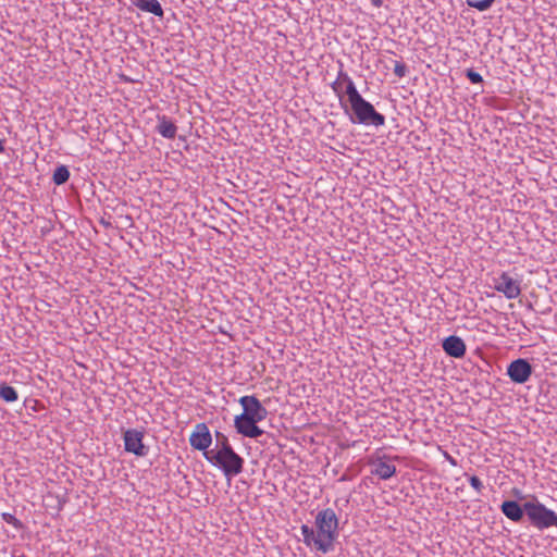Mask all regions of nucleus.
<instances>
[{
  "label": "nucleus",
  "mask_w": 557,
  "mask_h": 557,
  "mask_svg": "<svg viewBox=\"0 0 557 557\" xmlns=\"http://www.w3.org/2000/svg\"><path fill=\"white\" fill-rule=\"evenodd\" d=\"M259 422L260 421H258L255 418L240 413L235 416L234 428L238 434L246 436L251 430V428Z\"/></svg>",
  "instance_id": "nucleus-16"
},
{
  "label": "nucleus",
  "mask_w": 557,
  "mask_h": 557,
  "mask_svg": "<svg viewBox=\"0 0 557 557\" xmlns=\"http://www.w3.org/2000/svg\"><path fill=\"white\" fill-rule=\"evenodd\" d=\"M69 177H70V172H69L67 168L64 165H61L55 169L52 178H53L54 184L62 185L69 180Z\"/></svg>",
  "instance_id": "nucleus-21"
},
{
  "label": "nucleus",
  "mask_w": 557,
  "mask_h": 557,
  "mask_svg": "<svg viewBox=\"0 0 557 557\" xmlns=\"http://www.w3.org/2000/svg\"><path fill=\"white\" fill-rule=\"evenodd\" d=\"M528 506L529 500L521 504L518 500L506 499L500 505V511L507 519L511 520L512 522L521 523L528 516V509H525Z\"/></svg>",
  "instance_id": "nucleus-9"
},
{
  "label": "nucleus",
  "mask_w": 557,
  "mask_h": 557,
  "mask_svg": "<svg viewBox=\"0 0 557 557\" xmlns=\"http://www.w3.org/2000/svg\"><path fill=\"white\" fill-rule=\"evenodd\" d=\"M253 287L260 289L261 293L265 292L267 295H270V290H267L265 286L260 287L257 281H252Z\"/></svg>",
  "instance_id": "nucleus-30"
},
{
  "label": "nucleus",
  "mask_w": 557,
  "mask_h": 557,
  "mask_svg": "<svg viewBox=\"0 0 557 557\" xmlns=\"http://www.w3.org/2000/svg\"><path fill=\"white\" fill-rule=\"evenodd\" d=\"M350 99L348 100L350 108L360 124L383 126L385 117L375 111L374 107L364 100L358 90L350 88Z\"/></svg>",
  "instance_id": "nucleus-2"
},
{
  "label": "nucleus",
  "mask_w": 557,
  "mask_h": 557,
  "mask_svg": "<svg viewBox=\"0 0 557 557\" xmlns=\"http://www.w3.org/2000/svg\"><path fill=\"white\" fill-rule=\"evenodd\" d=\"M145 432L137 429H127L123 432L124 450L137 457H145L149 447L144 444Z\"/></svg>",
  "instance_id": "nucleus-5"
},
{
  "label": "nucleus",
  "mask_w": 557,
  "mask_h": 557,
  "mask_svg": "<svg viewBox=\"0 0 557 557\" xmlns=\"http://www.w3.org/2000/svg\"><path fill=\"white\" fill-rule=\"evenodd\" d=\"M444 352L451 358H463L467 351L465 341L457 335H449L442 341Z\"/></svg>",
  "instance_id": "nucleus-11"
},
{
  "label": "nucleus",
  "mask_w": 557,
  "mask_h": 557,
  "mask_svg": "<svg viewBox=\"0 0 557 557\" xmlns=\"http://www.w3.org/2000/svg\"><path fill=\"white\" fill-rule=\"evenodd\" d=\"M189 444L194 449L202 451L203 455L210 451L209 447L212 444V435L205 422L196 424L189 436Z\"/></svg>",
  "instance_id": "nucleus-7"
},
{
  "label": "nucleus",
  "mask_w": 557,
  "mask_h": 557,
  "mask_svg": "<svg viewBox=\"0 0 557 557\" xmlns=\"http://www.w3.org/2000/svg\"><path fill=\"white\" fill-rule=\"evenodd\" d=\"M527 509V520L530 525L540 531L552 527L557 528V513L541 503L536 496H531Z\"/></svg>",
  "instance_id": "nucleus-3"
},
{
  "label": "nucleus",
  "mask_w": 557,
  "mask_h": 557,
  "mask_svg": "<svg viewBox=\"0 0 557 557\" xmlns=\"http://www.w3.org/2000/svg\"><path fill=\"white\" fill-rule=\"evenodd\" d=\"M238 403L243 407V414L255 418L260 422L263 421L268 416L267 408L255 395L242 396Z\"/></svg>",
  "instance_id": "nucleus-8"
},
{
  "label": "nucleus",
  "mask_w": 557,
  "mask_h": 557,
  "mask_svg": "<svg viewBox=\"0 0 557 557\" xmlns=\"http://www.w3.org/2000/svg\"><path fill=\"white\" fill-rule=\"evenodd\" d=\"M264 283L271 285L272 284V281L271 280H268V281H263Z\"/></svg>",
  "instance_id": "nucleus-34"
},
{
  "label": "nucleus",
  "mask_w": 557,
  "mask_h": 557,
  "mask_svg": "<svg viewBox=\"0 0 557 557\" xmlns=\"http://www.w3.org/2000/svg\"><path fill=\"white\" fill-rule=\"evenodd\" d=\"M267 443V438H263V441H260V444H265Z\"/></svg>",
  "instance_id": "nucleus-35"
},
{
  "label": "nucleus",
  "mask_w": 557,
  "mask_h": 557,
  "mask_svg": "<svg viewBox=\"0 0 557 557\" xmlns=\"http://www.w3.org/2000/svg\"><path fill=\"white\" fill-rule=\"evenodd\" d=\"M263 435H267L268 437H271V438H274L273 435H270L268 433H265V431H263L262 429H260L258 426V423H256L251 430L249 431V433L245 436V437H249V438H259Z\"/></svg>",
  "instance_id": "nucleus-24"
},
{
  "label": "nucleus",
  "mask_w": 557,
  "mask_h": 557,
  "mask_svg": "<svg viewBox=\"0 0 557 557\" xmlns=\"http://www.w3.org/2000/svg\"><path fill=\"white\" fill-rule=\"evenodd\" d=\"M300 530L304 536V543L307 546L313 545L317 550L322 552L323 554L332 552L330 545L326 544L322 537H320L318 531L315 533L314 530L307 524H302Z\"/></svg>",
  "instance_id": "nucleus-14"
},
{
  "label": "nucleus",
  "mask_w": 557,
  "mask_h": 557,
  "mask_svg": "<svg viewBox=\"0 0 557 557\" xmlns=\"http://www.w3.org/2000/svg\"><path fill=\"white\" fill-rule=\"evenodd\" d=\"M512 494H513V496H516L518 498V502L524 499V495L518 488H513Z\"/></svg>",
  "instance_id": "nucleus-29"
},
{
  "label": "nucleus",
  "mask_w": 557,
  "mask_h": 557,
  "mask_svg": "<svg viewBox=\"0 0 557 557\" xmlns=\"http://www.w3.org/2000/svg\"><path fill=\"white\" fill-rule=\"evenodd\" d=\"M312 287L311 281H300V288L305 292H309Z\"/></svg>",
  "instance_id": "nucleus-28"
},
{
  "label": "nucleus",
  "mask_w": 557,
  "mask_h": 557,
  "mask_svg": "<svg viewBox=\"0 0 557 557\" xmlns=\"http://www.w3.org/2000/svg\"><path fill=\"white\" fill-rule=\"evenodd\" d=\"M468 79L473 84H479L483 82V78L480 73L474 72L473 70H468L466 73Z\"/></svg>",
  "instance_id": "nucleus-27"
},
{
  "label": "nucleus",
  "mask_w": 557,
  "mask_h": 557,
  "mask_svg": "<svg viewBox=\"0 0 557 557\" xmlns=\"http://www.w3.org/2000/svg\"><path fill=\"white\" fill-rule=\"evenodd\" d=\"M332 90L337 96L342 108L346 111V106L344 103V96L347 95L348 100L350 99V88L357 90L354 81L348 76L344 71H339L336 79L331 85Z\"/></svg>",
  "instance_id": "nucleus-10"
},
{
  "label": "nucleus",
  "mask_w": 557,
  "mask_h": 557,
  "mask_svg": "<svg viewBox=\"0 0 557 557\" xmlns=\"http://www.w3.org/2000/svg\"><path fill=\"white\" fill-rule=\"evenodd\" d=\"M494 289L504 293L508 299H513L519 296L521 286L519 281H495Z\"/></svg>",
  "instance_id": "nucleus-15"
},
{
  "label": "nucleus",
  "mask_w": 557,
  "mask_h": 557,
  "mask_svg": "<svg viewBox=\"0 0 557 557\" xmlns=\"http://www.w3.org/2000/svg\"><path fill=\"white\" fill-rule=\"evenodd\" d=\"M384 459H391L389 456L372 458L369 465L372 466L371 474L379 476L381 480H388L397 472L396 467L386 462Z\"/></svg>",
  "instance_id": "nucleus-12"
},
{
  "label": "nucleus",
  "mask_w": 557,
  "mask_h": 557,
  "mask_svg": "<svg viewBox=\"0 0 557 557\" xmlns=\"http://www.w3.org/2000/svg\"><path fill=\"white\" fill-rule=\"evenodd\" d=\"M267 443V438H263V441H260V444H265Z\"/></svg>",
  "instance_id": "nucleus-36"
},
{
  "label": "nucleus",
  "mask_w": 557,
  "mask_h": 557,
  "mask_svg": "<svg viewBox=\"0 0 557 557\" xmlns=\"http://www.w3.org/2000/svg\"><path fill=\"white\" fill-rule=\"evenodd\" d=\"M371 1H372L373 5L376 7V8H380L383 4L382 0H371Z\"/></svg>",
  "instance_id": "nucleus-32"
},
{
  "label": "nucleus",
  "mask_w": 557,
  "mask_h": 557,
  "mask_svg": "<svg viewBox=\"0 0 557 557\" xmlns=\"http://www.w3.org/2000/svg\"><path fill=\"white\" fill-rule=\"evenodd\" d=\"M0 398L5 403H14L18 399L17 391L7 382L0 383Z\"/></svg>",
  "instance_id": "nucleus-19"
},
{
  "label": "nucleus",
  "mask_w": 557,
  "mask_h": 557,
  "mask_svg": "<svg viewBox=\"0 0 557 557\" xmlns=\"http://www.w3.org/2000/svg\"><path fill=\"white\" fill-rule=\"evenodd\" d=\"M134 4L144 12H149L156 16H162L163 10L158 0H135Z\"/></svg>",
  "instance_id": "nucleus-17"
},
{
  "label": "nucleus",
  "mask_w": 557,
  "mask_h": 557,
  "mask_svg": "<svg viewBox=\"0 0 557 557\" xmlns=\"http://www.w3.org/2000/svg\"><path fill=\"white\" fill-rule=\"evenodd\" d=\"M533 373V367L528 359L518 358L512 360L508 367L506 374L511 382L516 384L527 383Z\"/></svg>",
  "instance_id": "nucleus-6"
},
{
  "label": "nucleus",
  "mask_w": 557,
  "mask_h": 557,
  "mask_svg": "<svg viewBox=\"0 0 557 557\" xmlns=\"http://www.w3.org/2000/svg\"><path fill=\"white\" fill-rule=\"evenodd\" d=\"M2 519H3L7 523H9V524L13 525V527H14L15 529H17V530H22V529L24 528L23 522H22L21 520H18L17 518H15V516H14V515H12V513L3 512V513H2Z\"/></svg>",
  "instance_id": "nucleus-23"
},
{
  "label": "nucleus",
  "mask_w": 557,
  "mask_h": 557,
  "mask_svg": "<svg viewBox=\"0 0 557 557\" xmlns=\"http://www.w3.org/2000/svg\"><path fill=\"white\" fill-rule=\"evenodd\" d=\"M205 458L212 466L220 469L227 479L238 475L244 470L245 460L234 448L220 453L209 451L205 454Z\"/></svg>",
  "instance_id": "nucleus-1"
},
{
  "label": "nucleus",
  "mask_w": 557,
  "mask_h": 557,
  "mask_svg": "<svg viewBox=\"0 0 557 557\" xmlns=\"http://www.w3.org/2000/svg\"><path fill=\"white\" fill-rule=\"evenodd\" d=\"M315 527L326 544L330 545L331 550L334 549V542L338 537V525L339 521L332 508H325L320 510L315 516Z\"/></svg>",
  "instance_id": "nucleus-4"
},
{
  "label": "nucleus",
  "mask_w": 557,
  "mask_h": 557,
  "mask_svg": "<svg viewBox=\"0 0 557 557\" xmlns=\"http://www.w3.org/2000/svg\"><path fill=\"white\" fill-rule=\"evenodd\" d=\"M4 150L3 141L0 139V152Z\"/></svg>",
  "instance_id": "nucleus-33"
},
{
  "label": "nucleus",
  "mask_w": 557,
  "mask_h": 557,
  "mask_svg": "<svg viewBox=\"0 0 557 557\" xmlns=\"http://www.w3.org/2000/svg\"><path fill=\"white\" fill-rule=\"evenodd\" d=\"M159 124H158V132L160 135H162L164 138L172 139L175 137L177 127L175 124L170 121L166 116H159Z\"/></svg>",
  "instance_id": "nucleus-18"
},
{
  "label": "nucleus",
  "mask_w": 557,
  "mask_h": 557,
  "mask_svg": "<svg viewBox=\"0 0 557 557\" xmlns=\"http://www.w3.org/2000/svg\"><path fill=\"white\" fill-rule=\"evenodd\" d=\"M394 73L397 77L401 78L407 73V66L404 63L396 61L394 65Z\"/></svg>",
  "instance_id": "nucleus-26"
},
{
  "label": "nucleus",
  "mask_w": 557,
  "mask_h": 557,
  "mask_svg": "<svg viewBox=\"0 0 557 557\" xmlns=\"http://www.w3.org/2000/svg\"><path fill=\"white\" fill-rule=\"evenodd\" d=\"M495 0H467L469 7L479 11H485L491 8Z\"/></svg>",
  "instance_id": "nucleus-22"
},
{
  "label": "nucleus",
  "mask_w": 557,
  "mask_h": 557,
  "mask_svg": "<svg viewBox=\"0 0 557 557\" xmlns=\"http://www.w3.org/2000/svg\"><path fill=\"white\" fill-rule=\"evenodd\" d=\"M469 483L470 485L476 491V492H481L484 487L481 479L478 476V475H471L469 476Z\"/></svg>",
  "instance_id": "nucleus-25"
},
{
  "label": "nucleus",
  "mask_w": 557,
  "mask_h": 557,
  "mask_svg": "<svg viewBox=\"0 0 557 557\" xmlns=\"http://www.w3.org/2000/svg\"><path fill=\"white\" fill-rule=\"evenodd\" d=\"M374 283H376V281H373V282L370 284V287H373Z\"/></svg>",
  "instance_id": "nucleus-37"
},
{
  "label": "nucleus",
  "mask_w": 557,
  "mask_h": 557,
  "mask_svg": "<svg viewBox=\"0 0 557 557\" xmlns=\"http://www.w3.org/2000/svg\"><path fill=\"white\" fill-rule=\"evenodd\" d=\"M145 283L144 286L139 287L136 284H134L132 281H125V284L123 285L124 293L128 296H135L133 293V289H136L137 292H144L148 297L151 299L161 298L163 295V290L160 287V285L153 284L152 281H143Z\"/></svg>",
  "instance_id": "nucleus-13"
},
{
  "label": "nucleus",
  "mask_w": 557,
  "mask_h": 557,
  "mask_svg": "<svg viewBox=\"0 0 557 557\" xmlns=\"http://www.w3.org/2000/svg\"><path fill=\"white\" fill-rule=\"evenodd\" d=\"M137 298H139L140 300L145 301L147 299V295L144 293V292H139L138 295H135Z\"/></svg>",
  "instance_id": "nucleus-31"
},
{
  "label": "nucleus",
  "mask_w": 557,
  "mask_h": 557,
  "mask_svg": "<svg viewBox=\"0 0 557 557\" xmlns=\"http://www.w3.org/2000/svg\"><path fill=\"white\" fill-rule=\"evenodd\" d=\"M214 435H215V447L213 449H210V451H212V453L219 451L220 453V451L233 448V446L231 445V443L228 441V437L224 433H222L220 431H215Z\"/></svg>",
  "instance_id": "nucleus-20"
}]
</instances>
